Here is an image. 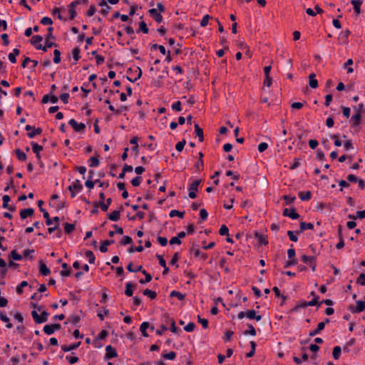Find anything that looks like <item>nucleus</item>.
<instances>
[{"label":"nucleus","instance_id":"1","mask_svg":"<svg viewBox=\"0 0 365 365\" xmlns=\"http://www.w3.org/2000/svg\"><path fill=\"white\" fill-rule=\"evenodd\" d=\"M31 315L36 324H41L47 321L48 313L46 311H43L41 314L39 315L36 311L34 310L31 312Z\"/></svg>","mask_w":365,"mask_h":365},{"label":"nucleus","instance_id":"2","mask_svg":"<svg viewBox=\"0 0 365 365\" xmlns=\"http://www.w3.org/2000/svg\"><path fill=\"white\" fill-rule=\"evenodd\" d=\"M68 189L71 192V197H74L77 192L81 191L83 185L79 180H76L71 185L68 186Z\"/></svg>","mask_w":365,"mask_h":365},{"label":"nucleus","instance_id":"3","mask_svg":"<svg viewBox=\"0 0 365 365\" xmlns=\"http://www.w3.org/2000/svg\"><path fill=\"white\" fill-rule=\"evenodd\" d=\"M200 182H201L200 180H195L190 185V186L188 187V190H189L188 196L191 199H195L197 197V192L198 190V186H199Z\"/></svg>","mask_w":365,"mask_h":365},{"label":"nucleus","instance_id":"4","mask_svg":"<svg viewBox=\"0 0 365 365\" xmlns=\"http://www.w3.org/2000/svg\"><path fill=\"white\" fill-rule=\"evenodd\" d=\"M68 123L76 132H83L86 128V125L84 123H78L74 119H71Z\"/></svg>","mask_w":365,"mask_h":365},{"label":"nucleus","instance_id":"5","mask_svg":"<svg viewBox=\"0 0 365 365\" xmlns=\"http://www.w3.org/2000/svg\"><path fill=\"white\" fill-rule=\"evenodd\" d=\"M43 204V200H38V207L40 209V211L43 212V217L46 219V225L49 226L52 225V220L49 217L48 212L43 208H42V205Z\"/></svg>","mask_w":365,"mask_h":365},{"label":"nucleus","instance_id":"6","mask_svg":"<svg viewBox=\"0 0 365 365\" xmlns=\"http://www.w3.org/2000/svg\"><path fill=\"white\" fill-rule=\"evenodd\" d=\"M150 16L158 24L163 21V16L156 9H150L148 10Z\"/></svg>","mask_w":365,"mask_h":365},{"label":"nucleus","instance_id":"7","mask_svg":"<svg viewBox=\"0 0 365 365\" xmlns=\"http://www.w3.org/2000/svg\"><path fill=\"white\" fill-rule=\"evenodd\" d=\"M118 356L116 349L113 348L111 345H108L106 347V359H110L112 358H115Z\"/></svg>","mask_w":365,"mask_h":365},{"label":"nucleus","instance_id":"8","mask_svg":"<svg viewBox=\"0 0 365 365\" xmlns=\"http://www.w3.org/2000/svg\"><path fill=\"white\" fill-rule=\"evenodd\" d=\"M283 215L284 216H287V217H290L292 220H296V219H298L299 217V215L296 212V210L294 207H292L290 209L285 208L283 210Z\"/></svg>","mask_w":365,"mask_h":365},{"label":"nucleus","instance_id":"9","mask_svg":"<svg viewBox=\"0 0 365 365\" xmlns=\"http://www.w3.org/2000/svg\"><path fill=\"white\" fill-rule=\"evenodd\" d=\"M191 252L195 257L200 258L204 261L207 258V254L202 252L197 247H192Z\"/></svg>","mask_w":365,"mask_h":365},{"label":"nucleus","instance_id":"10","mask_svg":"<svg viewBox=\"0 0 365 365\" xmlns=\"http://www.w3.org/2000/svg\"><path fill=\"white\" fill-rule=\"evenodd\" d=\"M47 30H48V34L46 36V44L47 45V47L51 48L54 45V43L52 41H50L49 39L54 38V36H53V34H52L53 29L52 26H50L48 28Z\"/></svg>","mask_w":365,"mask_h":365},{"label":"nucleus","instance_id":"11","mask_svg":"<svg viewBox=\"0 0 365 365\" xmlns=\"http://www.w3.org/2000/svg\"><path fill=\"white\" fill-rule=\"evenodd\" d=\"M349 34H350V31L348 29L341 31L339 36V41H340V43L347 44L349 42L348 37H349Z\"/></svg>","mask_w":365,"mask_h":365},{"label":"nucleus","instance_id":"12","mask_svg":"<svg viewBox=\"0 0 365 365\" xmlns=\"http://www.w3.org/2000/svg\"><path fill=\"white\" fill-rule=\"evenodd\" d=\"M34 210L33 208L23 209L20 211V217L22 220L26 219L28 217H31L34 215Z\"/></svg>","mask_w":365,"mask_h":365},{"label":"nucleus","instance_id":"13","mask_svg":"<svg viewBox=\"0 0 365 365\" xmlns=\"http://www.w3.org/2000/svg\"><path fill=\"white\" fill-rule=\"evenodd\" d=\"M246 317L250 319H255L256 321H260L262 319L261 315H257L256 312L254 309H249L246 312Z\"/></svg>","mask_w":365,"mask_h":365},{"label":"nucleus","instance_id":"14","mask_svg":"<svg viewBox=\"0 0 365 365\" xmlns=\"http://www.w3.org/2000/svg\"><path fill=\"white\" fill-rule=\"evenodd\" d=\"M78 4V1H72L68 6V11L71 16V19H73L76 16L75 6Z\"/></svg>","mask_w":365,"mask_h":365},{"label":"nucleus","instance_id":"15","mask_svg":"<svg viewBox=\"0 0 365 365\" xmlns=\"http://www.w3.org/2000/svg\"><path fill=\"white\" fill-rule=\"evenodd\" d=\"M309 85L312 88H317L318 87V81L316 79V74L312 73L309 76Z\"/></svg>","mask_w":365,"mask_h":365},{"label":"nucleus","instance_id":"16","mask_svg":"<svg viewBox=\"0 0 365 365\" xmlns=\"http://www.w3.org/2000/svg\"><path fill=\"white\" fill-rule=\"evenodd\" d=\"M361 120V114L359 111H357V113L352 115L351 118V121L352 123V126H357L360 123Z\"/></svg>","mask_w":365,"mask_h":365},{"label":"nucleus","instance_id":"17","mask_svg":"<svg viewBox=\"0 0 365 365\" xmlns=\"http://www.w3.org/2000/svg\"><path fill=\"white\" fill-rule=\"evenodd\" d=\"M351 4L354 6V12L359 15L361 13V6L362 4V1L361 0H351Z\"/></svg>","mask_w":365,"mask_h":365},{"label":"nucleus","instance_id":"18","mask_svg":"<svg viewBox=\"0 0 365 365\" xmlns=\"http://www.w3.org/2000/svg\"><path fill=\"white\" fill-rule=\"evenodd\" d=\"M80 345H81V341L74 343V344H71L69 346H68V345H62L61 346V349L63 351L67 352V351H70L71 350L76 349Z\"/></svg>","mask_w":365,"mask_h":365},{"label":"nucleus","instance_id":"19","mask_svg":"<svg viewBox=\"0 0 365 365\" xmlns=\"http://www.w3.org/2000/svg\"><path fill=\"white\" fill-rule=\"evenodd\" d=\"M324 327H325V322H319L317 325V329L309 332V336H314L319 334L320 331L324 329Z\"/></svg>","mask_w":365,"mask_h":365},{"label":"nucleus","instance_id":"20","mask_svg":"<svg viewBox=\"0 0 365 365\" xmlns=\"http://www.w3.org/2000/svg\"><path fill=\"white\" fill-rule=\"evenodd\" d=\"M299 199L302 201L309 200L312 197L310 191H301L298 193Z\"/></svg>","mask_w":365,"mask_h":365},{"label":"nucleus","instance_id":"21","mask_svg":"<svg viewBox=\"0 0 365 365\" xmlns=\"http://www.w3.org/2000/svg\"><path fill=\"white\" fill-rule=\"evenodd\" d=\"M39 272L43 276H47L51 273L49 268L42 261H40Z\"/></svg>","mask_w":365,"mask_h":365},{"label":"nucleus","instance_id":"22","mask_svg":"<svg viewBox=\"0 0 365 365\" xmlns=\"http://www.w3.org/2000/svg\"><path fill=\"white\" fill-rule=\"evenodd\" d=\"M43 37L40 35H35L33 36L31 38V43L35 46V48L37 49V46L38 44H41L40 43L42 41Z\"/></svg>","mask_w":365,"mask_h":365},{"label":"nucleus","instance_id":"23","mask_svg":"<svg viewBox=\"0 0 365 365\" xmlns=\"http://www.w3.org/2000/svg\"><path fill=\"white\" fill-rule=\"evenodd\" d=\"M255 237L261 245H267L268 244L267 237L266 235L256 232Z\"/></svg>","mask_w":365,"mask_h":365},{"label":"nucleus","instance_id":"24","mask_svg":"<svg viewBox=\"0 0 365 365\" xmlns=\"http://www.w3.org/2000/svg\"><path fill=\"white\" fill-rule=\"evenodd\" d=\"M194 127H195V133L199 138V141L202 142L204 140L202 129L197 124H195Z\"/></svg>","mask_w":365,"mask_h":365},{"label":"nucleus","instance_id":"25","mask_svg":"<svg viewBox=\"0 0 365 365\" xmlns=\"http://www.w3.org/2000/svg\"><path fill=\"white\" fill-rule=\"evenodd\" d=\"M136 284H131L130 282H128L126 283L125 284V294L128 297H131L133 294V291L132 289V288H135L136 287Z\"/></svg>","mask_w":365,"mask_h":365},{"label":"nucleus","instance_id":"26","mask_svg":"<svg viewBox=\"0 0 365 365\" xmlns=\"http://www.w3.org/2000/svg\"><path fill=\"white\" fill-rule=\"evenodd\" d=\"M198 156H199V160L195 164V167L196 168V169L197 170H201L203 169V167H204V163H203V160H202V158H203V153L202 152H200L198 153Z\"/></svg>","mask_w":365,"mask_h":365},{"label":"nucleus","instance_id":"27","mask_svg":"<svg viewBox=\"0 0 365 365\" xmlns=\"http://www.w3.org/2000/svg\"><path fill=\"white\" fill-rule=\"evenodd\" d=\"M299 228H300V232H302L306 230H313L314 225L311 222H300Z\"/></svg>","mask_w":365,"mask_h":365},{"label":"nucleus","instance_id":"28","mask_svg":"<svg viewBox=\"0 0 365 365\" xmlns=\"http://www.w3.org/2000/svg\"><path fill=\"white\" fill-rule=\"evenodd\" d=\"M150 327V324L148 322H144L140 324V330L143 336L148 337V334L146 331L147 329Z\"/></svg>","mask_w":365,"mask_h":365},{"label":"nucleus","instance_id":"29","mask_svg":"<svg viewBox=\"0 0 365 365\" xmlns=\"http://www.w3.org/2000/svg\"><path fill=\"white\" fill-rule=\"evenodd\" d=\"M120 211L114 210L108 215V217L110 220L116 222L120 219Z\"/></svg>","mask_w":365,"mask_h":365},{"label":"nucleus","instance_id":"30","mask_svg":"<svg viewBox=\"0 0 365 365\" xmlns=\"http://www.w3.org/2000/svg\"><path fill=\"white\" fill-rule=\"evenodd\" d=\"M114 242L113 240H105L102 242L100 246V251L101 252H106L108 251V246L113 244Z\"/></svg>","mask_w":365,"mask_h":365},{"label":"nucleus","instance_id":"31","mask_svg":"<svg viewBox=\"0 0 365 365\" xmlns=\"http://www.w3.org/2000/svg\"><path fill=\"white\" fill-rule=\"evenodd\" d=\"M20 51L18 48H14L13 50V52L12 53H10L9 54V61L13 63H15L16 62V56H18L19 54Z\"/></svg>","mask_w":365,"mask_h":365},{"label":"nucleus","instance_id":"32","mask_svg":"<svg viewBox=\"0 0 365 365\" xmlns=\"http://www.w3.org/2000/svg\"><path fill=\"white\" fill-rule=\"evenodd\" d=\"M42 131H43L42 128H33L31 132H29V133H27V136L29 138H33L36 135L41 134Z\"/></svg>","mask_w":365,"mask_h":365},{"label":"nucleus","instance_id":"33","mask_svg":"<svg viewBox=\"0 0 365 365\" xmlns=\"http://www.w3.org/2000/svg\"><path fill=\"white\" fill-rule=\"evenodd\" d=\"M15 153L19 160L25 161L26 160V155L21 150L16 149Z\"/></svg>","mask_w":365,"mask_h":365},{"label":"nucleus","instance_id":"34","mask_svg":"<svg viewBox=\"0 0 365 365\" xmlns=\"http://www.w3.org/2000/svg\"><path fill=\"white\" fill-rule=\"evenodd\" d=\"M111 202H112V199L111 198H108L106 200V202H99V205H100V207H101V210L103 212H106L108 210V207L110 205Z\"/></svg>","mask_w":365,"mask_h":365},{"label":"nucleus","instance_id":"35","mask_svg":"<svg viewBox=\"0 0 365 365\" xmlns=\"http://www.w3.org/2000/svg\"><path fill=\"white\" fill-rule=\"evenodd\" d=\"M364 310H365V302L361 300L357 301L355 312L360 313Z\"/></svg>","mask_w":365,"mask_h":365},{"label":"nucleus","instance_id":"36","mask_svg":"<svg viewBox=\"0 0 365 365\" xmlns=\"http://www.w3.org/2000/svg\"><path fill=\"white\" fill-rule=\"evenodd\" d=\"M341 349L340 346H334L333 349V351H332L333 358L335 360H337L341 355Z\"/></svg>","mask_w":365,"mask_h":365},{"label":"nucleus","instance_id":"37","mask_svg":"<svg viewBox=\"0 0 365 365\" xmlns=\"http://www.w3.org/2000/svg\"><path fill=\"white\" fill-rule=\"evenodd\" d=\"M85 255H86V258L88 259V262L90 264L95 263L96 257L92 251H91V250L86 251L85 253Z\"/></svg>","mask_w":365,"mask_h":365},{"label":"nucleus","instance_id":"38","mask_svg":"<svg viewBox=\"0 0 365 365\" xmlns=\"http://www.w3.org/2000/svg\"><path fill=\"white\" fill-rule=\"evenodd\" d=\"M143 293L145 296H147L150 299H155V297L157 296V294L155 291H153V290H150L148 289H145Z\"/></svg>","mask_w":365,"mask_h":365},{"label":"nucleus","instance_id":"39","mask_svg":"<svg viewBox=\"0 0 365 365\" xmlns=\"http://www.w3.org/2000/svg\"><path fill=\"white\" fill-rule=\"evenodd\" d=\"M135 73H137V76L134 78H132L129 76L127 77V79L130 81V82H135L138 79H139L141 76H142V71L140 69V68L139 67H137L136 68V70H135Z\"/></svg>","mask_w":365,"mask_h":365},{"label":"nucleus","instance_id":"40","mask_svg":"<svg viewBox=\"0 0 365 365\" xmlns=\"http://www.w3.org/2000/svg\"><path fill=\"white\" fill-rule=\"evenodd\" d=\"M184 214H185V212H180L177 210H172L170 212V217H179L180 218H182L184 217Z\"/></svg>","mask_w":365,"mask_h":365},{"label":"nucleus","instance_id":"41","mask_svg":"<svg viewBox=\"0 0 365 365\" xmlns=\"http://www.w3.org/2000/svg\"><path fill=\"white\" fill-rule=\"evenodd\" d=\"M88 162L90 167H97L99 165V160L98 156H93L90 158Z\"/></svg>","mask_w":365,"mask_h":365},{"label":"nucleus","instance_id":"42","mask_svg":"<svg viewBox=\"0 0 365 365\" xmlns=\"http://www.w3.org/2000/svg\"><path fill=\"white\" fill-rule=\"evenodd\" d=\"M64 229H65V232L66 234H70L75 229V225L74 224H71V223H68V222H66L65 225H64Z\"/></svg>","mask_w":365,"mask_h":365},{"label":"nucleus","instance_id":"43","mask_svg":"<svg viewBox=\"0 0 365 365\" xmlns=\"http://www.w3.org/2000/svg\"><path fill=\"white\" fill-rule=\"evenodd\" d=\"M170 297H177L179 300H183L185 297V295L182 294L181 292H178V291H175V290H173L170 292Z\"/></svg>","mask_w":365,"mask_h":365},{"label":"nucleus","instance_id":"44","mask_svg":"<svg viewBox=\"0 0 365 365\" xmlns=\"http://www.w3.org/2000/svg\"><path fill=\"white\" fill-rule=\"evenodd\" d=\"M31 145L32 146V150L34 153H40L41 150H43V146L39 145L38 143L35 142H31Z\"/></svg>","mask_w":365,"mask_h":365},{"label":"nucleus","instance_id":"45","mask_svg":"<svg viewBox=\"0 0 365 365\" xmlns=\"http://www.w3.org/2000/svg\"><path fill=\"white\" fill-rule=\"evenodd\" d=\"M248 330H245L244 331V334L245 335H247V334H250V335H252V336H255L256 335V330L255 329V327L252 325V324H248Z\"/></svg>","mask_w":365,"mask_h":365},{"label":"nucleus","instance_id":"46","mask_svg":"<svg viewBox=\"0 0 365 365\" xmlns=\"http://www.w3.org/2000/svg\"><path fill=\"white\" fill-rule=\"evenodd\" d=\"M138 137L136 136H134L132 138V139L130 140V143L133 145V150L135 151V152H137L138 150Z\"/></svg>","mask_w":365,"mask_h":365},{"label":"nucleus","instance_id":"47","mask_svg":"<svg viewBox=\"0 0 365 365\" xmlns=\"http://www.w3.org/2000/svg\"><path fill=\"white\" fill-rule=\"evenodd\" d=\"M80 320H81L80 317L77 316V315H71L68 319V321L73 324H78L80 322Z\"/></svg>","mask_w":365,"mask_h":365},{"label":"nucleus","instance_id":"48","mask_svg":"<svg viewBox=\"0 0 365 365\" xmlns=\"http://www.w3.org/2000/svg\"><path fill=\"white\" fill-rule=\"evenodd\" d=\"M72 54H73V57L75 59V61H78L79 60V58H81V56H80V48L78 47L74 48L72 50Z\"/></svg>","mask_w":365,"mask_h":365},{"label":"nucleus","instance_id":"49","mask_svg":"<svg viewBox=\"0 0 365 365\" xmlns=\"http://www.w3.org/2000/svg\"><path fill=\"white\" fill-rule=\"evenodd\" d=\"M163 358L169 360H174L176 357V353L175 351H170L169 353L163 354Z\"/></svg>","mask_w":365,"mask_h":365},{"label":"nucleus","instance_id":"50","mask_svg":"<svg viewBox=\"0 0 365 365\" xmlns=\"http://www.w3.org/2000/svg\"><path fill=\"white\" fill-rule=\"evenodd\" d=\"M28 285V282L26 281H22L20 284L16 287V292L18 294H21L23 293V288Z\"/></svg>","mask_w":365,"mask_h":365},{"label":"nucleus","instance_id":"51","mask_svg":"<svg viewBox=\"0 0 365 365\" xmlns=\"http://www.w3.org/2000/svg\"><path fill=\"white\" fill-rule=\"evenodd\" d=\"M53 55H54L53 62L55 63H60V61H61V52H60V51L58 50V49H55L54 51H53Z\"/></svg>","mask_w":365,"mask_h":365},{"label":"nucleus","instance_id":"52","mask_svg":"<svg viewBox=\"0 0 365 365\" xmlns=\"http://www.w3.org/2000/svg\"><path fill=\"white\" fill-rule=\"evenodd\" d=\"M210 19H212V16H210V15H205L200 21V26L202 27L206 26L208 24L209 20Z\"/></svg>","mask_w":365,"mask_h":365},{"label":"nucleus","instance_id":"53","mask_svg":"<svg viewBox=\"0 0 365 365\" xmlns=\"http://www.w3.org/2000/svg\"><path fill=\"white\" fill-rule=\"evenodd\" d=\"M229 229L225 225H222L219 230V234L222 236L228 235Z\"/></svg>","mask_w":365,"mask_h":365},{"label":"nucleus","instance_id":"54","mask_svg":"<svg viewBox=\"0 0 365 365\" xmlns=\"http://www.w3.org/2000/svg\"><path fill=\"white\" fill-rule=\"evenodd\" d=\"M318 299H319V297L318 296H315V297H314V299L309 302H304V306H315L318 303Z\"/></svg>","mask_w":365,"mask_h":365},{"label":"nucleus","instance_id":"55","mask_svg":"<svg viewBox=\"0 0 365 365\" xmlns=\"http://www.w3.org/2000/svg\"><path fill=\"white\" fill-rule=\"evenodd\" d=\"M186 144V140H182L180 142H178L176 145H175V149L178 151V152H181L183 148H184V146Z\"/></svg>","mask_w":365,"mask_h":365},{"label":"nucleus","instance_id":"56","mask_svg":"<svg viewBox=\"0 0 365 365\" xmlns=\"http://www.w3.org/2000/svg\"><path fill=\"white\" fill-rule=\"evenodd\" d=\"M139 31H141L144 34L148 33V29L145 21H143L139 23Z\"/></svg>","mask_w":365,"mask_h":365},{"label":"nucleus","instance_id":"57","mask_svg":"<svg viewBox=\"0 0 365 365\" xmlns=\"http://www.w3.org/2000/svg\"><path fill=\"white\" fill-rule=\"evenodd\" d=\"M297 259L296 258H293V259H289L288 261H287L284 264V267L285 268H287V267H289L291 266H294V265H296L297 264Z\"/></svg>","mask_w":365,"mask_h":365},{"label":"nucleus","instance_id":"58","mask_svg":"<svg viewBox=\"0 0 365 365\" xmlns=\"http://www.w3.org/2000/svg\"><path fill=\"white\" fill-rule=\"evenodd\" d=\"M10 257L14 260H21L22 259V256L16 252V250H12L10 253Z\"/></svg>","mask_w":365,"mask_h":365},{"label":"nucleus","instance_id":"59","mask_svg":"<svg viewBox=\"0 0 365 365\" xmlns=\"http://www.w3.org/2000/svg\"><path fill=\"white\" fill-rule=\"evenodd\" d=\"M10 197L7 195H5L3 196L2 197V200H3V205H2V207L4 208V209H6V208H9V202L10 201Z\"/></svg>","mask_w":365,"mask_h":365},{"label":"nucleus","instance_id":"60","mask_svg":"<svg viewBox=\"0 0 365 365\" xmlns=\"http://www.w3.org/2000/svg\"><path fill=\"white\" fill-rule=\"evenodd\" d=\"M301 259H302V261L304 263H307V262L310 263L312 261H316V257H313V256L309 257V256H307V255H302L301 257Z\"/></svg>","mask_w":365,"mask_h":365},{"label":"nucleus","instance_id":"61","mask_svg":"<svg viewBox=\"0 0 365 365\" xmlns=\"http://www.w3.org/2000/svg\"><path fill=\"white\" fill-rule=\"evenodd\" d=\"M141 182H142V178L140 176H138V177L134 178L131 180V184L134 187H138L140 185Z\"/></svg>","mask_w":365,"mask_h":365},{"label":"nucleus","instance_id":"62","mask_svg":"<svg viewBox=\"0 0 365 365\" xmlns=\"http://www.w3.org/2000/svg\"><path fill=\"white\" fill-rule=\"evenodd\" d=\"M43 331L48 335H51L54 332L51 324L45 325L43 327Z\"/></svg>","mask_w":365,"mask_h":365},{"label":"nucleus","instance_id":"63","mask_svg":"<svg viewBox=\"0 0 365 365\" xmlns=\"http://www.w3.org/2000/svg\"><path fill=\"white\" fill-rule=\"evenodd\" d=\"M195 328V324L193 322H189L185 327L184 329L187 332L193 331Z\"/></svg>","mask_w":365,"mask_h":365},{"label":"nucleus","instance_id":"64","mask_svg":"<svg viewBox=\"0 0 365 365\" xmlns=\"http://www.w3.org/2000/svg\"><path fill=\"white\" fill-rule=\"evenodd\" d=\"M357 283L360 284L362 286H365V274L361 273L359 274L357 279Z\"/></svg>","mask_w":365,"mask_h":365}]
</instances>
